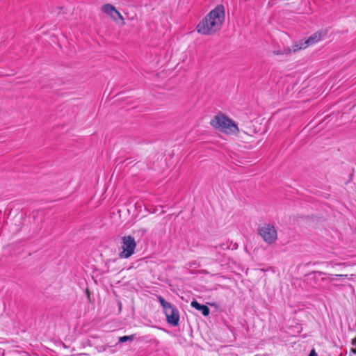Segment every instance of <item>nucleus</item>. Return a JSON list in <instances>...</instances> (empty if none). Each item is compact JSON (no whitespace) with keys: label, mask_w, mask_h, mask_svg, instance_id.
<instances>
[{"label":"nucleus","mask_w":356,"mask_h":356,"mask_svg":"<svg viewBox=\"0 0 356 356\" xmlns=\"http://www.w3.org/2000/svg\"><path fill=\"white\" fill-rule=\"evenodd\" d=\"M225 17L224 6L218 5L198 23L197 31L202 35H212L221 29Z\"/></svg>","instance_id":"1"},{"label":"nucleus","mask_w":356,"mask_h":356,"mask_svg":"<svg viewBox=\"0 0 356 356\" xmlns=\"http://www.w3.org/2000/svg\"><path fill=\"white\" fill-rule=\"evenodd\" d=\"M210 124L213 128L227 134H236L239 131L235 122L221 113L215 115Z\"/></svg>","instance_id":"2"},{"label":"nucleus","mask_w":356,"mask_h":356,"mask_svg":"<svg viewBox=\"0 0 356 356\" xmlns=\"http://www.w3.org/2000/svg\"><path fill=\"white\" fill-rule=\"evenodd\" d=\"M122 251L119 253V257L121 259H127L134 253L136 243L134 238L130 235L124 236L122 238Z\"/></svg>","instance_id":"3"},{"label":"nucleus","mask_w":356,"mask_h":356,"mask_svg":"<svg viewBox=\"0 0 356 356\" xmlns=\"http://www.w3.org/2000/svg\"><path fill=\"white\" fill-rule=\"evenodd\" d=\"M259 234L264 241L269 245H271L277 239V233L275 227L270 224H265L258 230Z\"/></svg>","instance_id":"4"},{"label":"nucleus","mask_w":356,"mask_h":356,"mask_svg":"<svg viewBox=\"0 0 356 356\" xmlns=\"http://www.w3.org/2000/svg\"><path fill=\"white\" fill-rule=\"evenodd\" d=\"M327 35V31H320L314 33L312 35H310L306 40L304 42L301 41L300 44H296L293 49V51H296L297 50L305 49L309 45L314 44L317 42L320 41L323 38H324Z\"/></svg>","instance_id":"5"},{"label":"nucleus","mask_w":356,"mask_h":356,"mask_svg":"<svg viewBox=\"0 0 356 356\" xmlns=\"http://www.w3.org/2000/svg\"><path fill=\"white\" fill-rule=\"evenodd\" d=\"M163 312L168 324L172 326H177L179 325V312L175 307L172 305Z\"/></svg>","instance_id":"6"},{"label":"nucleus","mask_w":356,"mask_h":356,"mask_svg":"<svg viewBox=\"0 0 356 356\" xmlns=\"http://www.w3.org/2000/svg\"><path fill=\"white\" fill-rule=\"evenodd\" d=\"M102 11L110 16L115 22H118V21L120 20L121 24H124V19L123 17L113 5L109 3L103 5L102 7Z\"/></svg>","instance_id":"7"},{"label":"nucleus","mask_w":356,"mask_h":356,"mask_svg":"<svg viewBox=\"0 0 356 356\" xmlns=\"http://www.w3.org/2000/svg\"><path fill=\"white\" fill-rule=\"evenodd\" d=\"M191 305L194 309H197L198 311H200L202 312V315L204 316H207L210 314V309L208 307V306L204 305H202V304L199 303L195 300H193L191 302Z\"/></svg>","instance_id":"8"},{"label":"nucleus","mask_w":356,"mask_h":356,"mask_svg":"<svg viewBox=\"0 0 356 356\" xmlns=\"http://www.w3.org/2000/svg\"><path fill=\"white\" fill-rule=\"evenodd\" d=\"M157 300L162 306L163 311L172 305L171 303L167 302L161 296H157Z\"/></svg>","instance_id":"9"},{"label":"nucleus","mask_w":356,"mask_h":356,"mask_svg":"<svg viewBox=\"0 0 356 356\" xmlns=\"http://www.w3.org/2000/svg\"><path fill=\"white\" fill-rule=\"evenodd\" d=\"M135 338V335L134 334H131V335H129V336H123V337H120L119 338V342L120 343H124V342H127L128 341H131L134 339Z\"/></svg>","instance_id":"10"},{"label":"nucleus","mask_w":356,"mask_h":356,"mask_svg":"<svg viewBox=\"0 0 356 356\" xmlns=\"http://www.w3.org/2000/svg\"><path fill=\"white\" fill-rule=\"evenodd\" d=\"M214 250L222 249V250H227L229 248V246L227 243H220L216 245H211Z\"/></svg>","instance_id":"11"},{"label":"nucleus","mask_w":356,"mask_h":356,"mask_svg":"<svg viewBox=\"0 0 356 356\" xmlns=\"http://www.w3.org/2000/svg\"><path fill=\"white\" fill-rule=\"evenodd\" d=\"M308 356H318L314 349H312Z\"/></svg>","instance_id":"12"},{"label":"nucleus","mask_w":356,"mask_h":356,"mask_svg":"<svg viewBox=\"0 0 356 356\" xmlns=\"http://www.w3.org/2000/svg\"><path fill=\"white\" fill-rule=\"evenodd\" d=\"M315 275H318V276H321V275H325V273L323 272H321V271H316L314 273Z\"/></svg>","instance_id":"13"},{"label":"nucleus","mask_w":356,"mask_h":356,"mask_svg":"<svg viewBox=\"0 0 356 356\" xmlns=\"http://www.w3.org/2000/svg\"><path fill=\"white\" fill-rule=\"evenodd\" d=\"M273 53L275 55H281V54H283L284 52H283L280 50H277V51H274Z\"/></svg>","instance_id":"14"},{"label":"nucleus","mask_w":356,"mask_h":356,"mask_svg":"<svg viewBox=\"0 0 356 356\" xmlns=\"http://www.w3.org/2000/svg\"><path fill=\"white\" fill-rule=\"evenodd\" d=\"M352 344L356 346V338L353 339Z\"/></svg>","instance_id":"15"},{"label":"nucleus","mask_w":356,"mask_h":356,"mask_svg":"<svg viewBox=\"0 0 356 356\" xmlns=\"http://www.w3.org/2000/svg\"><path fill=\"white\" fill-rule=\"evenodd\" d=\"M286 54H290L291 53V49H285V51H284Z\"/></svg>","instance_id":"16"},{"label":"nucleus","mask_w":356,"mask_h":356,"mask_svg":"<svg viewBox=\"0 0 356 356\" xmlns=\"http://www.w3.org/2000/svg\"><path fill=\"white\" fill-rule=\"evenodd\" d=\"M337 277H347V275H336Z\"/></svg>","instance_id":"17"},{"label":"nucleus","mask_w":356,"mask_h":356,"mask_svg":"<svg viewBox=\"0 0 356 356\" xmlns=\"http://www.w3.org/2000/svg\"><path fill=\"white\" fill-rule=\"evenodd\" d=\"M351 351H352L354 354H356V349H355V348H352V349H351Z\"/></svg>","instance_id":"18"}]
</instances>
